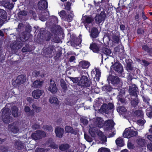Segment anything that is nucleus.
I'll use <instances>...</instances> for the list:
<instances>
[{
    "mask_svg": "<svg viewBox=\"0 0 152 152\" xmlns=\"http://www.w3.org/2000/svg\"><path fill=\"white\" fill-rule=\"evenodd\" d=\"M14 145L15 147L18 149H21L24 147V144L20 141H16Z\"/></svg>",
    "mask_w": 152,
    "mask_h": 152,
    "instance_id": "24",
    "label": "nucleus"
},
{
    "mask_svg": "<svg viewBox=\"0 0 152 152\" xmlns=\"http://www.w3.org/2000/svg\"><path fill=\"white\" fill-rule=\"evenodd\" d=\"M117 111L120 115H122L123 116L126 115V109L123 106H120L117 109Z\"/></svg>",
    "mask_w": 152,
    "mask_h": 152,
    "instance_id": "20",
    "label": "nucleus"
},
{
    "mask_svg": "<svg viewBox=\"0 0 152 152\" xmlns=\"http://www.w3.org/2000/svg\"><path fill=\"white\" fill-rule=\"evenodd\" d=\"M99 34L97 29L96 28H93L91 30L90 36L93 38H95L98 37Z\"/></svg>",
    "mask_w": 152,
    "mask_h": 152,
    "instance_id": "18",
    "label": "nucleus"
},
{
    "mask_svg": "<svg viewBox=\"0 0 152 152\" xmlns=\"http://www.w3.org/2000/svg\"><path fill=\"white\" fill-rule=\"evenodd\" d=\"M76 59V58L75 56H71L69 59V61L70 62H74Z\"/></svg>",
    "mask_w": 152,
    "mask_h": 152,
    "instance_id": "58",
    "label": "nucleus"
},
{
    "mask_svg": "<svg viewBox=\"0 0 152 152\" xmlns=\"http://www.w3.org/2000/svg\"><path fill=\"white\" fill-rule=\"evenodd\" d=\"M37 7L39 10L45 9L48 7L47 2L45 0L40 1L38 3Z\"/></svg>",
    "mask_w": 152,
    "mask_h": 152,
    "instance_id": "11",
    "label": "nucleus"
},
{
    "mask_svg": "<svg viewBox=\"0 0 152 152\" xmlns=\"http://www.w3.org/2000/svg\"><path fill=\"white\" fill-rule=\"evenodd\" d=\"M48 90L53 94L55 93L57 91L58 89L55 82L52 80H50V83Z\"/></svg>",
    "mask_w": 152,
    "mask_h": 152,
    "instance_id": "8",
    "label": "nucleus"
},
{
    "mask_svg": "<svg viewBox=\"0 0 152 152\" xmlns=\"http://www.w3.org/2000/svg\"><path fill=\"white\" fill-rule=\"evenodd\" d=\"M18 108L15 106H13L12 107V112L13 115L14 117H17L18 116Z\"/></svg>",
    "mask_w": 152,
    "mask_h": 152,
    "instance_id": "28",
    "label": "nucleus"
},
{
    "mask_svg": "<svg viewBox=\"0 0 152 152\" xmlns=\"http://www.w3.org/2000/svg\"><path fill=\"white\" fill-rule=\"evenodd\" d=\"M108 109L110 110L114 108V106L112 103H109L107 105Z\"/></svg>",
    "mask_w": 152,
    "mask_h": 152,
    "instance_id": "54",
    "label": "nucleus"
},
{
    "mask_svg": "<svg viewBox=\"0 0 152 152\" xmlns=\"http://www.w3.org/2000/svg\"><path fill=\"white\" fill-rule=\"evenodd\" d=\"M19 123H15L12 125H9L8 129L14 133H17L19 130Z\"/></svg>",
    "mask_w": 152,
    "mask_h": 152,
    "instance_id": "7",
    "label": "nucleus"
},
{
    "mask_svg": "<svg viewBox=\"0 0 152 152\" xmlns=\"http://www.w3.org/2000/svg\"><path fill=\"white\" fill-rule=\"evenodd\" d=\"M49 102L51 104L58 105L59 104V101L58 99L56 97L53 96L50 97Z\"/></svg>",
    "mask_w": 152,
    "mask_h": 152,
    "instance_id": "23",
    "label": "nucleus"
},
{
    "mask_svg": "<svg viewBox=\"0 0 152 152\" xmlns=\"http://www.w3.org/2000/svg\"><path fill=\"white\" fill-rule=\"evenodd\" d=\"M80 121L85 125H87L88 123V121L85 117H82L80 118Z\"/></svg>",
    "mask_w": 152,
    "mask_h": 152,
    "instance_id": "43",
    "label": "nucleus"
},
{
    "mask_svg": "<svg viewBox=\"0 0 152 152\" xmlns=\"http://www.w3.org/2000/svg\"><path fill=\"white\" fill-rule=\"evenodd\" d=\"M97 133L99 137L101 140L102 141V143H103L106 141V137L101 131L98 130Z\"/></svg>",
    "mask_w": 152,
    "mask_h": 152,
    "instance_id": "21",
    "label": "nucleus"
},
{
    "mask_svg": "<svg viewBox=\"0 0 152 152\" xmlns=\"http://www.w3.org/2000/svg\"><path fill=\"white\" fill-rule=\"evenodd\" d=\"M137 132L133 127L126 129L123 133L124 137L129 138L133 137L137 134Z\"/></svg>",
    "mask_w": 152,
    "mask_h": 152,
    "instance_id": "2",
    "label": "nucleus"
},
{
    "mask_svg": "<svg viewBox=\"0 0 152 152\" xmlns=\"http://www.w3.org/2000/svg\"><path fill=\"white\" fill-rule=\"evenodd\" d=\"M91 74L92 76L95 75V77H94L95 80L97 81L99 80L100 77L101 72L99 69L95 68V70H92L91 71Z\"/></svg>",
    "mask_w": 152,
    "mask_h": 152,
    "instance_id": "14",
    "label": "nucleus"
},
{
    "mask_svg": "<svg viewBox=\"0 0 152 152\" xmlns=\"http://www.w3.org/2000/svg\"><path fill=\"white\" fill-rule=\"evenodd\" d=\"M44 129L49 132H51L53 131L52 127L50 126L46 125L44 126Z\"/></svg>",
    "mask_w": 152,
    "mask_h": 152,
    "instance_id": "36",
    "label": "nucleus"
},
{
    "mask_svg": "<svg viewBox=\"0 0 152 152\" xmlns=\"http://www.w3.org/2000/svg\"><path fill=\"white\" fill-rule=\"evenodd\" d=\"M0 150L3 152H7L8 151V148L7 147H2L0 148Z\"/></svg>",
    "mask_w": 152,
    "mask_h": 152,
    "instance_id": "55",
    "label": "nucleus"
},
{
    "mask_svg": "<svg viewBox=\"0 0 152 152\" xmlns=\"http://www.w3.org/2000/svg\"><path fill=\"white\" fill-rule=\"evenodd\" d=\"M73 16L74 15L72 14V15H68V16L66 18V20L68 22H71L73 19Z\"/></svg>",
    "mask_w": 152,
    "mask_h": 152,
    "instance_id": "44",
    "label": "nucleus"
},
{
    "mask_svg": "<svg viewBox=\"0 0 152 152\" xmlns=\"http://www.w3.org/2000/svg\"><path fill=\"white\" fill-rule=\"evenodd\" d=\"M98 131L97 129L95 127H90L89 130V132L92 137H95Z\"/></svg>",
    "mask_w": 152,
    "mask_h": 152,
    "instance_id": "25",
    "label": "nucleus"
},
{
    "mask_svg": "<svg viewBox=\"0 0 152 152\" xmlns=\"http://www.w3.org/2000/svg\"><path fill=\"white\" fill-rule=\"evenodd\" d=\"M78 84L80 86H87V77L85 76H83L81 78Z\"/></svg>",
    "mask_w": 152,
    "mask_h": 152,
    "instance_id": "15",
    "label": "nucleus"
},
{
    "mask_svg": "<svg viewBox=\"0 0 152 152\" xmlns=\"http://www.w3.org/2000/svg\"><path fill=\"white\" fill-rule=\"evenodd\" d=\"M142 49L147 52H151V49L149 48L146 45H144L142 46Z\"/></svg>",
    "mask_w": 152,
    "mask_h": 152,
    "instance_id": "42",
    "label": "nucleus"
},
{
    "mask_svg": "<svg viewBox=\"0 0 152 152\" xmlns=\"http://www.w3.org/2000/svg\"><path fill=\"white\" fill-rule=\"evenodd\" d=\"M26 80V77L23 75H21L18 77L16 82L19 84L23 83Z\"/></svg>",
    "mask_w": 152,
    "mask_h": 152,
    "instance_id": "19",
    "label": "nucleus"
},
{
    "mask_svg": "<svg viewBox=\"0 0 152 152\" xmlns=\"http://www.w3.org/2000/svg\"><path fill=\"white\" fill-rule=\"evenodd\" d=\"M48 144H49V146L52 148H56L58 147V146L56 145V144L54 142H53L52 140H50L49 141Z\"/></svg>",
    "mask_w": 152,
    "mask_h": 152,
    "instance_id": "34",
    "label": "nucleus"
},
{
    "mask_svg": "<svg viewBox=\"0 0 152 152\" xmlns=\"http://www.w3.org/2000/svg\"><path fill=\"white\" fill-rule=\"evenodd\" d=\"M39 74V72L34 71L32 73V75L33 77H37Z\"/></svg>",
    "mask_w": 152,
    "mask_h": 152,
    "instance_id": "50",
    "label": "nucleus"
},
{
    "mask_svg": "<svg viewBox=\"0 0 152 152\" xmlns=\"http://www.w3.org/2000/svg\"><path fill=\"white\" fill-rule=\"evenodd\" d=\"M148 109L147 110V113L146 114L149 117L151 118V117H152V111H150V112H148Z\"/></svg>",
    "mask_w": 152,
    "mask_h": 152,
    "instance_id": "57",
    "label": "nucleus"
},
{
    "mask_svg": "<svg viewBox=\"0 0 152 152\" xmlns=\"http://www.w3.org/2000/svg\"><path fill=\"white\" fill-rule=\"evenodd\" d=\"M70 79L72 80V82L74 83H77L78 80V79L77 78H73V77H70Z\"/></svg>",
    "mask_w": 152,
    "mask_h": 152,
    "instance_id": "52",
    "label": "nucleus"
},
{
    "mask_svg": "<svg viewBox=\"0 0 152 152\" xmlns=\"http://www.w3.org/2000/svg\"><path fill=\"white\" fill-rule=\"evenodd\" d=\"M103 119L100 117L97 118L95 122V125L99 127H101L104 126V129L106 130L110 129L114 125V121L112 120H109L106 121L104 124Z\"/></svg>",
    "mask_w": 152,
    "mask_h": 152,
    "instance_id": "1",
    "label": "nucleus"
},
{
    "mask_svg": "<svg viewBox=\"0 0 152 152\" xmlns=\"http://www.w3.org/2000/svg\"><path fill=\"white\" fill-rule=\"evenodd\" d=\"M61 86L62 88L64 90H66L67 88L66 86L65 82L63 80H61Z\"/></svg>",
    "mask_w": 152,
    "mask_h": 152,
    "instance_id": "38",
    "label": "nucleus"
},
{
    "mask_svg": "<svg viewBox=\"0 0 152 152\" xmlns=\"http://www.w3.org/2000/svg\"><path fill=\"white\" fill-rule=\"evenodd\" d=\"M32 107L37 112H39L41 110V109L40 107H37L35 104L32 105Z\"/></svg>",
    "mask_w": 152,
    "mask_h": 152,
    "instance_id": "45",
    "label": "nucleus"
},
{
    "mask_svg": "<svg viewBox=\"0 0 152 152\" xmlns=\"http://www.w3.org/2000/svg\"><path fill=\"white\" fill-rule=\"evenodd\" d=\"M46 136L45 133L43 131L37 130L32 134L31 137L34 140H37L40 139L42 137H45Z\"/></svg>",
    "mask_w": 152,
    "mask_h": 152,
    "instance_id": "5",
    "label": "nucleus"
},
{
    "mask_svg": "<svg viewBox=\"0 0 152 152\" xmlns=\"http://www.w3.org/2000/svg\"><path fill=\"white\" fill-rule=\"evenodd\" d=\"M24 110L25 112H28L30 111V109L29 107L26 106L25 107Z\"/></svg>",
    "mask_w": 152,
    "mask_h": 152,
    "instance_id": "64",
    "label": "nucleus"
},
{
    "mask_svg": "<svg viewBox=\"0 0 152 152\" xmlns=\"http://www.w3.org/2000/svg\"><path fill=\"white\" fill-rule=\"evenodd\" d=\"M79 65L83 69H86L88 68L90 66V64L88 61H83L80 62Z\"/></svg>",
    "mask_w": 152,
    "mask_h": 152,
    "instance_id": "22",
    "label": "nucleus"
},
{
    "mask_svg": "<svg viewBox=\"0 0 152 152\" xmlns=\"http://www.w3.org/2000/svg\"><path fill=\"white\" fill-rule=\"evenodd\" d=\"M115 71L118 73H121L123 70L122 66L119 63H115L112 66H111Z\"/></svg>",
    "mask_w": 152,
    "mask_h": 152,
    "instance_id": "13",
    "label": "nucleus"
},
{
    "mask_svg": "<svg viewBox=\"0 0 152 152\" xmlns=\"http://www.w3.org/2000/svg\"><path fill=\"white\" fill-rule=\"evenodd\" d=\"M65 131L66 132L73 133L72 128L69 126H67L65 127Z\"/></svg>",
    "mask_w": 152,
    "mask_h": 152,
    "instance_id": "39",
    "label": "nucleus"
},
{
    "mask_svg": "<svg viewBox=\"0 0 152 152\" xmlns=\"http://www.w3.org/2000/svg\"><path fill=\"white\" fill-rule=\"evenodd\" d=\"M109 78L113 84H117L119 83L120 82L119 78L116 76H110Z\"/></svg>",
    "mask_w": 152,
    "mask_h": 152,
    "instance_id": "16",
    "label": "nucleus"
},
{
    "mask_svg": "<svg viewBox=\"0 0 152 152\" xmlns=\"http://www.w3.org/2000/svg\"><path fill=\"white\" fill-rule=\"evenodd\" d=\"M102 45L100 42H93L90 45L89 48L94 52L97 53L100 50Z\"/></svg>",
    "mask_w": 152,
    "mask_h": 152,
    "instance_id": "4",
    "label": "nucleus"
},
{
    "mask_svg": "<svg viewBox=\"0 0 152 152\" xmlns=\"http://www.w3.org/2000/svg\"><path fill=\"white\" fill-rule=\"evenodd\" d=\"M128 147L129 149H133L134 147V145L130 142H129L128 144Z\"/></svg>",
    "mask_w": 152,
    "mask_h": 152,
    "instance_id": "59",
    "label": "nucleus"
},
{
    "mask_svg": "<svg viewBox=\"0 0 152 152\" xmlns=\"http://www.w3.org/2000/svg\"><path fill=\"white\" fill-rule=\"evenodd\" d=\"M94 2L96 6H98L100 2V0H94Z\"/></svg>",
    "mask_w": 152,
    "mask_h": 152,
    "instance_id": "61",
    "label": "nucleus"
},
{
    "mask_svg": "<svg viewBox=\"0 0 152 152\" xmlns=\"http://www.w3.org/2000/svg\"><path fill=\"white\" fill-rule=\"evenodd\" d=\"M14 4L13 3H10L9 2L7 4V7L9 9H11L14 7Z\"/></svg>",
    "mask_w": 152,
    "mask_h": 152,
    "instance_id": "47",
    "label": "nucleus"
},
{
    "mask_svg": "<svg viewBox=\"0 0 152 152\" xmlns=\"http://www.w3.org/2000/svg\"><path fill=\"white\" fill-rule=\"evenodd\" d=\"M46 149L44 150L43 148H39L36 150L35 152H46L47 150L46 151Z\"/></svg>",
    "mask_w": 152,
    "mask_h": 152,
    "instance_id": "53",
    "label": "nucleus"
},
{
    "mask_svg": "<svg viewBox=\"0 0 152 152\" xmlns=\"http://www.w3.org/2000/svg\"><path fill=\"white\" fill-rule=\"evenodd\" d=\"M145 140L144 139H140L138 142V144L141 146H143L145 144Z\"/></svg>",
    "mask_w": 152,
    "mask_h": 152,
    "instance_id": "40",
    "label": "nucleus"
},
{
    "mask_svg": "<svg viewBox=\"0 0 152 152\" xmlns=\"http://www.w3.org/2000/svg\"><path fill=\"white\" fill-rule=\"evenodd\" d=\"M126 68L128 72H129L130 71L132 70L133 69V68L131 64L129 63H128L127 64Z\"/></svg>",
    "mask_w": 152,
    "mask_h": 152,
    "instance_id": "46",
    "label": "nucleus"
},
{
    "mask_svg": "<svg viewBox=\"0 0 152 152\" xmlns=\"http://www.w3.org/2000/svg\"><path fill=\"white\" fill-rule=\"evenodd\" d=\"M147 147L149 150L152 151V143H150L148 144Z\"/></svg>",
    "mask_w": 152,
    "mask_h": 152,
    "instance_id": "62",
    "label": "nucleus"
},
{
    "mask_svg": "<svg viewBox=\"0 0 152 152\" xmlns=\"http://www.w3.org/2000/svg\"><path fill=\"white\" fill-rule=\"evenodd\" d=\"M44 94V91L43 90H36L34 91L32 93L33 97L36 99L39 98L40 96Z\"/></svg>",
    "mask_w": 152,
    "mask_h": 152,
    "instance_id": "12",
    "label": "nucleus"
},
{
    "mask_svg": "<svg viewBox=\"0 0 152 152\" xmlns=\"http://www.w3.org/2000/svg\"><path fill=\"white\" fill-rule=\"evenodd\" d=\"M137 122L140 125H143L145 123V121L142 120H139L137 121Z\"/></svg>",
    "mask_w": 152,
    "mask_h": 152,
    "instance_id": "63",
    "label": "nucleus"
},
{
    "mask_svg": "<svg viewBox=\"0 0 152 152\" xmlns=\"http://www.w3.org/2000/svg\"><path fill=\"white\" fill-rule=\"evenodd\" d=\"M69 146L68 144H64L61 145L59 147L60 149L62 151H64L68 149Z\"/></svg>",
    "mask_w": 152,
    "mask_h": 152,
    "instance_id": "32",
    "label": "nucleus"
},
{
    "mask_svg": "<svg viewBox=\"0 0 152 152\" xmlns=\"http://www.w3.org/2000/svg\"><path fill=\"white\" fill-rule=\"evenodd\" d=\"M28 14V12L26 11H22L18 13V16L24 15L26 16Z\"/></svg>",
    "mask_w": 152,
    "mask_h": 152,
    "instance_id": "48",
    "label": "nucleus"
},
{
    "mask_svg": "<svg viewBox=\"0 0 152 152\" xmlns=\"http://www.w3.org/2000/svg\"><path fill=\"white\" fill-rule=\"evenodd\" d=\"M145 136H146V138L150 141L152 142V135H147V134H146Z\"/></svg>",
    "mask_w": 152,
    "mask_h": 152,
    "instance_id": "60",
    "label": "nucleus"
},
{
    "mask_svg": "<svg viewBox=\"0 0 152 152\" xmlns=\"http://www.w3.org/2000/svg\"><path fill=\"white\" fill-rule=\"evenodd\" d=\"M113 41L115 43L118 42L119 40L118 37L116 36H113Z\"/></svg>",
    "mask_w": 152,
    "mask_h": 152,
    "instance_id": "51",
    "label": "nucleus"
},
{
    "mask_svg": "<svg viewBox=\"0 0 152 152\" xmlns=\"http://www.w3.org/2000/svg\"><path fill=\"white\" fill-rule=\"evenodd\" d=\"M6 16V12L3 10L0 9V17L5 18Z\"/></svg>",
    "mask_w": 152,
    "mask_h": 152,
    "instance_id": "35",
    "label": "nucleus"
},
{
    "mask_svg": "<svg viewBox=\"0 0 152 152\" xmlns=\"http://www.w3.org/2000/svg\"><path fill=\"white\" fill-rule=\"evenodd\" d=\"M100 110L103 113H108L109 112V109H108L107 104H103L101 107Z\"/></svg>",
    "mask_w": 152,
    "mask_h": 152,
    "instance_id": "26",
    "label": "nucleus"
},
{
    "mask_svg": "<svg viewBox=\"0 0 152 152\" xmlns=\"http://www.w3.org/2000/svg\"><path fill=\"white\" fill-rule=\"evenodd\" d=\"M98 152H110V150L105 148H101L99 149Z\"/></svg>",
    "mask_w": 152,
    "mask_h": 152,
    "instance_id": "41",
    "label": "nucleus"
},
{
    "mask_svg": "<svg viewBox=\"0 0 152 152\" xmlns=\"http://www.w3.org/2000/svg\"><path fill=\"white\" fill-rule=\"evenodd\" d=\"M59 15L60 17L61 18L65 20V19L64 18L66 15V13L64 10H62L59 13Z\"/></svg>",
    "mask_w": 152,
    "mask_h": 152,
    "instance_id": "37",
    "label": "nucleus"
},
{
    "mask_svg": "<svg viewBox=\"0 0 152 152\" xmlns=\"http://www.w3.org/2000/svg\"><path fill=\"white\" fill-rule=\"evenodd\" d=\"M141 63L143 65L145 66H148L149 63L147 61H146L145 60H142L141 62Z\"/></svg>",
    "mask_w": 152,
    "mask_h": 152,
    "instance_id": "49",
    "label": "nucleus"
},
{
    "mask_svg": "<svg viewBox=\"0 0 152 152\" xmlns=\"http://www.w3.org/2000/svg\"><path fill=\"white\" fill-rule=\"evenodd\" d=\"M84 137L86 140L88 142H91L92 141V139L90 138L88 136L84 134Z\"/></svg>",
    "mask_w": 152,
    "mask_h": 152,
    "instance_id": "56",
    "label": "nucleus"
},
{
    "mask_svg": "<svg viewBox=\"0 0 152 152\" xmlns=\"http://www.w3.org/2000/svg\"><path fill=\"white\" fill-rule=\"evenodd\" d=\"M117 145L120 147H122L124 145V142L122 139L121 138H118L115 141Z\"/></svg>",
    "mask_w": 152,
    "mask_h": 152,
    "instance_id": "29",
    "label": "nucleus"
},
{
    "mask_svg": "<svg viewBox=\"0 0 152 152\" xmlns=\"http://www.w3.org/2000/svg\"><path fill=\"white\" fill-rule=\"evenodd\" d=\"M138 89L135 84H132L129 86V91L131 95L137 96L138 92Z\"/></svg>",
    "mask_w": 152,
    "mask_h": 152,
    "instance_id": "9",
    "label": "nucleus"
},
{
    "mask_svg": "<svg viewBox=\"0 0 152 152\" xmlns=\"http://www.w3.org/2000/svg\"><path fill=\"white\" fill-rule=\"evenodd\" d=\"M42 84V81L40 80H36L34 81L33 83V86L35 88H39Z\"/></svg>",
    "mask_w": 152,
    "mask_h": 152,
    "instance_id": "27",
    "label": "nucleus"
},
{
    "mask_svg": "<svg viewBox=\"0 0 152 152\" xmlns=\"http://www.w3.org/2000/svg\"><path fill=\"white\" fill-rule=\"evenodd\" d=\"M10 110L8 108H5L3 109L2 118L5 123L8 124L10 121Z\"/></svg>",
    "mask_w": 152,
    "mask_h": 152,
    "instance_id": "3",
    "label": "nucleus"
},
{
    "mask_svg": "<svg viewBox=\"0 0 152 152\" xmlns=\"http://www.w3.org/2000/svg\"><path fill=\"white\" fill-rule=\"evenodd\" d=\"M135 114L137 116L140 117L141 118L142 117L143 115V112L142 111L140 110L136 111L135 112Z\"/></svg>",
    "mask_w": 152,
    "mask_h": 152,
    "instance_id": "33",
    "label": "nucleus"
},
{
    "mask_svg": "<svg viewBox=\"0 0 152 152\" xmlns=\"http://www.w3.org/2000/svg\"><path fill=\"white\" fill-rule=\"evenodd\" d=\"M105 17L106 15L104 12L102 11L99 14L96 15L95 18L96 23L99 24L103 23L105 20Z\"/></svg>",
    "mask_w": 152,
    "mask_h": 152,
    "instance_id": "6",
    "label": "nucleus"
},
{
    "mask_svg": "<svg viewBox=\"0 0 152 152\" xmlns=\"http://www.w3.org/2000/svg\"><path fill=\"white\" fill-rule=\"evenodd\" d=\"M138 100L137 98H136L132 100L131 102V104L133 107H135L138 103Z\"/></svg>",
    "mask_w": 152,
    "mask_h": 152,
    "instance_id": "31",
    "label": "nucleus"
},
{
    "mask_svg": "<svg viewBox=\"0 0 152 152\" xmlns=\"http://www.w3.org/2000/svg\"><path fill=\"white\" fill-rule=\"evenodd\" d=\"M93 21V19L91 17L88 16H85L82 18V22L84 23L86 28L88 27L87 24H91Z\"/></svg>",
    "mask_w": 152,
    "mask_h": 152,
    "instance_id": "10",
    "label": "nucleus"
},
{
    "mask_svg": "<svg viewBox=\"0 0 152 152\" xmlns=\"http://www.w3.org/2000/svg\"><path fill=\"white\" fill-rule=\"evenodd\" d=\"M102 50L104 53L107 55H110L111 54V51L109 49L107 48H103L102 49Z\"/></svg>",
    "mask_w": 152,
    "mask_h": 152,
    "instance_id": "30",
    "label": "nucleus"
},
{
    "mask_svg": "<svg viewBox=\"0 0 152 152\" xmlns=\"http://www.w3.org/2000/svg\"><path fill=\"white\" fill-rule=\"evenodd\" d=\"M55 132L57 137H61L63 134L64 129L62 128L57 127L55 129Z\"/></svg>",
    "mask_w": 152,
    "mask_h": 152,
    "instance_id": "17",
    "label": "nucleus"
}]
</instances>
